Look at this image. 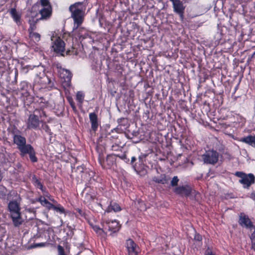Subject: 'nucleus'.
I'll return each instance as SVG.
<instances>
[{
	"label": "nucleus",
	"instance_id": "obj_14",
	"mask_svg": "<svg viewBox=\"0 0 255 255\" xmlns=\"http://www.w3.org/2000/svg\"><path fill=\"white\" fill-rule=\"evenodd\" d=\"M172 2L174 11L182 17L184 7L179 0H170Z\"/></svg>",
	"mask_w": 255,
	"mask_h": 255
},
{
	"label": "nucleus",
	"instance_id": "obj_37",
	"mask_svg": "<svg viewBox=\"0 0 255 255\" xmlns=\"http://www.w3.org/2000/svg\"><path fill=\"white\" fill-rule=\"evenodd\" d=\"M71 105L72 106V107L74 108V106L73 105V104L72 103H71Z\"/></svg>",
	"mask_w": 255,
	"mask_h": 255
},
{
	"label": "nucleus",
	"instance_id": "obj_15",
	"mask_svg": "<svg viewBox=\"0 0 255 255\" xmlns=\"http://www.w3.org/2000/svg\"><path fill=\"white\" fill-rule=\"evenodd\" d=\"M89 118L91 123V127L93 130H96L98 126L97 116L94 113L89 114Z\"/></svg>",
	"mask_w": 255,
	"mask_h": 255
},
{
	"label": "nucleus",
	"instance_id": "obj_1",
	"mask_svg": "<svg viewBox=\"0 0 255 255\" xmlns=\"http://www.w3.org/2000/svg\"><path fill=\"white\" fill-rule=\"evenodd\" d=\"M69 10L74 22V32H78L79 36H81V33L85 31L84 28L80 27L84 20L85 7L82 2H76L70 6Z\"/></svg>",
	"mask_w": 255,
	"mask_h": 255
},
{
	"label": "nucleus",
	"instance_id": "obj_5",
	"mask_svg": "<svg viewBox=\"0 0 255 255\" xmlns=\"http://www.w3.org/2000/svg\"><path fill=\"white\" fill-rule=\"evenodd\" d=\"M236 176L240 177L239 182L242 184L245 188L249 187L251 184L255 182V176L252 174H246L243 172H236Z\"/></svg>",
	"mask_w": 255,
	"mask_h": 255
},
{
	"label": "nucleus",
	"instance_id": "obj_20",
	"mask_svg": "<svg viewBox=\"0 0 255 255\" xmlns=\"http://www.w3.org/2000/svg\"><path fill=\"white\" fill-rule=\"evenodd\" d=\"M116 158L115 155H109L107 156L105 163L108 166V167H110L115 163Z\"/></svg>",
	"mask_w": 255,
	"mask_h": 255
},
{
	"label": "nucleus",
	"instance_id": "obj_12",
	"mask_svg": "<svg viewBox=\"0 0 255 255\" xmlns=\"http://www.w3.org/2000/svg\"><path fill=\"white\" fill-rule=\"evenodd\" d=\"M39 120L37 117L35 115H30L27 122V127L28 128L35 129L39 127Z\"/></svg>",
	"mask_w": 255,
	"mask_h": 255
},
{
	"label": "nucleus",
	"instance_id": "obj_22",
	"mask_svg": "<svg viewBox=\"0 0 255 255\" xmlns=\"http://www.w3.org/2000/svg\"><path fill=\"white\" fill-rule=\"evenodd\" d=\"M29 38L34 43L38 42L40 39V35L34 31H30L29 33Z\"/></svg>",
	"mask_w": 255,
	"mask_h": 255
},
{
	"label": "nucleus",
	"instance_id": "obj_7",
	"mask_svg": "<svg viewBox=\"0 0 255 255\" xmlns=\"http://www.w3.org/2000/svg\"><path fill=\"white\" fill-rule=\"evenodd\" d=\"M202 158L205 163L214 164L218 160L219 153L214 150H208L202 155Z\"/></svg>",
	"mask_w": 255,
	"mask_h": 255
},
{
	"label": "nucleus",
	"instance_id": "obj_18",
	"mask_svg": "<svg viewBox=\"0 0 255 255\" xmlns=\"http://www.w3.org/2000/svg\"><path fill=\"white\" fill-rule=\"evenodd\" d=\"M121 210V208L119 205L116 203H111L106 210V212H110L112 211L114 212H118Z\"/></svg>",
	"mask_w": 255,
	"mask_h": 255
},
{
	"label": "nucleus",
	"instance_id": "obj_27",
	"mask_svg": "<svg viewBox=\"0 0 255 255\" xmlns=\"http://www.w3.org/2000/svg\"><path fill=\"white\" fill-rule=\"evenodd\" d=\"M93 229L96 233L101 235H102L103 234H104L105 232L106 231V230H105L103 228L101 229L97 226H93Z\"/></svg>",
	"mask_w": 255,
	"mask_h": 255
},
{
	"label": "nucleus",
	"instance_id": "obj_26",
	"mask_svg": "<svg viewBox=\"0 0 255 255\" xmlns=\"http://www.w3.org/2000/svg\"><path fill=\"white\" fill-rule=\"evenodd\" d=\"M84 95L81 92H78L76 94V100L81 104L84 100Z\"/></svg>",
	"mask_w": 255,
	"mask_h": 255
},
{
	"label": "nucleus",
	"instance_id": "obj_6",
	"mask_svg": "<svg viewBox=\"0 0 255 255\" xmlns=\"http://www.w3.org/2000/svg\"><path fill=\"white\" fill-rule=\"evenodd\" d=\"M53 41L52 48L54 52L63 55L65 49V44L59 37L52 36L51 38Z\"/></svg>",
	"mask_w": 255,
	"mask_h": 255
},
{
	"label": "nucleus",
	"instance_id": "obj_38",
	"mask_svg": "<svg viewBox=\"0 0 255 255\" xmlns=\"http://www.w3.org/2000/svg\"><path fill=\"white\" fill-rule=\"evenodd\" d=\"M41 112H42V114L44 116L45 115L44 112L43 111H42Z\"/></svg>",
	"mask_w": 255,
	"mask_h": 255
},
{
	"label": "nucleus",
	"instance_id": "obj_23",
	"mask_svg": "<svg viewBox=\"0 0 255 255\" xmlns=\"http://www.w3.org/2000/svg\"><path fill=\"white\" fill-rule=\"evenodd\" d=\"M51 209H53V210L60 213H64L65 212V210L64 208L62 206H61L60 204H57V205H54L52 204V207H51Z\"/></svg>",
	"mask_w": 255,
	"mask_h": 255
},
{
	"label": "nucleus",
	"instance_id": "obj_25",
	"mask_svg": "<svg viewBox=\"0 0 255 255\" xmlns=\"http://www.w3.org/2000/svg\"><path fill=\"white\" fill-rule=\"evenodd\" d=\"M32 181H33V184L34 185V186L35 187H36L38 188H39L42 191L43 190V186L41 184L40 181L38 179L34 177V178H33Z\"/></svg>",
	"mask_w": 255,
	"mask_h": 255
},
{
	"label": "nucleus",
	"instance_id": "obj_11",
	"mask_svg": "<svg viewBox=\"0 0 255 255\" xmlns=\"http://www.w3.org/2000/svg\"><path fill=\"white\" fill-rule=\"evenodd\" d=\"M126 248L128 255H137L138 253V247L134 242L131 239H128L126 242Z\"/></svg>",
	"mask_w": 255,
	"mask_h": 255
},
{
	"label": "nucleus",
	"instance_id": "obj_31",
	"mask_svg": "<svg viewBox=\"0 0 255 255\" xmlns=\"http://www.w3.org/2000/svg\"><path fill=\"white\" fill-rule=\"evenodd\" d=\"M46 243H41L38 244H35L32 246V248L43 247L45 246Z\"/></svg>",
	"mask_w": 255,
	"mask_h": 255
},
{
	"label": "nucleus",
	"instance_id": "obj_24",
	"mask_svg": "<svg viewBox=\"0 0 255 255\" xmlns=\"http://www.w3.org/2000/svg\"><path fill=\"white\" fill-rule=\"evenodd\" d=\"M38 19H36L35 20L34 19H33L32 20L29 19V23H30V28L28 29L29 32L31 31H34V30L35 29L36 26L35 23L37 21V20Z\"/></svg>",
	"mask_w": 255,
	"mask_h": 255
},
{
	"label": "nucleus",
	"instance_id": "obj_21",
	"mask_svg": "<svg viewBox=\"0 0 255 255\" xmlns=\"http://www.w3.org/2000/svg\"><path fill=\"white\" fill-rule=\"evenodd\" d=\"M39 202L41 203V204L47 208L48 209H51V207H52V204L50 203L44 197H40L38 199Z\"/></svg>",
	"mask_w": 255,
	"mask_h": 255
},
{
	"label": "nucleus",
	"instance_id": "obj_17",
	"mask_svg": "<svg viewBox=\"0 0 255 255\" xmlns=\"http://www.w3.org/2000/svg\"><path fill=\"white\" fill-rule=\"evenodd\" d=\"M9 13L13 20L17 23H19L20 22V14L15 8H11L9 11Z\"/></svg>",
	"mask_w": 255,
	"mask_h": 255
},
{
	"label": "nucleus",
	"instance_id": "obj_9",
	"mask_svg": "<svg viewBox=\"0 0 255 255\" xmlns=\"http://www.w3.org/2000/svg\"><path fill=\"white\" fill-rule=\"evenodd\" d=\"M174 192L177 194L186 196H188L192 194L195 195L196 194V192L192 190L188 185L177 187L174 188Z\"/></svg>",
	"mask_w": 255,
	"mask_h": 255
},
{
	"label": "nucleus",
	"instance_id": "obj_30",
	"mask_svg": "<svg viewBox=\"0 0 255 255\" xmlns=\"http://www.w3.org/2000/svg\"><path fill=\"white\" fill-rule=\"evenodd\" d=\"M179 179L177 176H174L171 181V185L174 186L177 185Z\"/></svg>",
	"mask_w": 255,
	"mask_h": 255
},
{
	"label": "nucleus",
	"instance_id": "obj_29",
	"mask_svg": "<svg viewBox=\"0 0 255 255\" xmlns=\"http://www.w3.org/2000/svg\"><path fill=\"white\" fill-rule=\"evenodd\" d=\"M58 255H66L64 248L60 245L57 246Z\"/></svg>",
	"mask_w": 255,
	"mask_h": 255
},
{
	"label": "nucleus",
	"instance_id": "obj_19",
	"mask_svg": "<svg viewBox=\"0 0 255 255\" xmlns=\"http://www.w3.org/2000/svg\"><path fill=\"white\" fill-rule=\"evenodd\" d=\"M153 181L162 184H164L168 182V179L165 175H161L159 176L154 177Z\"/></svg>",
	"mask_w": 255,
	"mask_h": 255
},
{
	"label": "nucleus",
	"instance_id": "obj_16",
	"mask_svg": "<svg viewBox=\"0 0 255 255\" xmlns=\"http://www.w3.org/2000/svg\"><path fill=\"white\" fill-rule=\"evenodd\" d=\"M240 141L245 142L251 145H255V136L253 135H249L243 137L240 140Z\"/></svg>",
	"mask_w": 255,
	"mask_h": 255
},
{
	"label": "nucleus",
	"instance_id": "obj_3",
	"mask_svg": "<svg viewBox=\"0 0 255 255\" xmlns=\"http://www.w3.org/2000/svg\"><path fill=\"white\" fill-rule=\"evenodd\" d=\"M13 142L17 145V148L19 150L20 155L22 156H24L26 154H28L30 159L32 162H35L37 161L34 148L30 144H26L25 137L20 135H14Z\"/></svg>",
	"mask_w": 255,
	"mask_h": 255
},
{
	"label": "nucleus",
	"instance_id": "obj_35",
	"mask_svg": "<svg viewBox=\"0 0 255 255\" xmlns=\"http://www.w3.org/2000/svg\"><path fill=\"white\" fill-rule=\"evenodd\" d=\"M206 255H214V254H213L212 253H209L208 252Z\"/></svg>",
	"mask_w": 255,
	"mask_h": 255
},
{
	"label": "nucleus",
	"instance_id": "obj_2",
	"mask_svg": "<svg viewBox=\"0 0 255 255\" xmlns=\"http://www.w3.org/2000/svg\"><path fill=\"white\" fill-rule=\"evenodd\" d=\"M37 12L41 15L39 19L49 18L52 14V7L49 1L48 0H39L32 6L28 16L34 18L37 15Z\"/></svg>",
	"mask_w": 255,
	"mask_h": 255
},
{
	"label": "nucleus",
	"instance_id": "obj_8",
	"mask_svg": "<svg viewBox=\"0 0 255 255\" xmlns=\"http://www.w3.org/2000/svg\"><path fill=\"white\" fill-rule=\"evenodd\" d=\"M58 74L64 86L68 87L70 85L72 74L69 70L60 68Z\"/></svg>",
	"mask_w": 255,
	"mask_h": 255
},
{
	"label": "nucleus",
	"instance_id": "obj_39",
	"mask_svg": "<svg viewBox=\"0 0 255 255\" xmlns=\"http://www.w3.org/2000/svg\"><path fill=\"white\" fill-rule=\"evenodd\" d=\"M25 69H26V68H25V67H24V68H23V71H24V70H25Z\"/></svg>",
	"mask_w": 255,
	"mask_h": 255
},
{
	"label": "nucleus",
	"instance_id": "obj_34",
	"mask_svg": "<svg viewBox=\"0 0 255 255\" xmlns=\"http://www.w3.org/2000/svg\"><path fill=\"white\" fill-rule=\"evenodd\" d=\"M49 199L51 201H52L53 203H56V202L53 199H51V198L49 197Z\"/></svg>",
	"mask_w": 255,
	"mask_h": 255
},
{
	"label": "nucleus",
	"instance_id": "obj_10",
	"mask_svg": "<svg viewBox=\"0 0 255 255\" xmlns=\"http://www.w3.org/2000/svg\"><path fill=\"white\" fill-rule=\"evenodd\" d=\"M103 229L112 233H115L120 229L119 223L116 220L106 221L103 223Z\"/></svg>",
	"mask_w": 255,
	"mask_h": 255
},
{
	"label": "nucleus",
	"instance_id": "obj_28",
	"mask_svg": "<svg viewBox=\"0 0 255 255\" xmlns=\"http://www.w3.org/2000/svg\"><path fill=\"white\" fill-rule=\"evenodd\" d=\"M250 238L252 241V248L255 251V232L251 234Z\"/></svg>",
	"mask_w": 255,
	"mask_h": 255
},
{
	"label": "nucleus",
	"instance_id": "obj_4",
	"mask_svg": "<svg viewBox=\"0 0 255 255\" xmlns=\"http://www.w3.org/2000/svg\"><path fill=\"white\" fill-rule=\"evenodd\" d=\"M8 208L13 225L15 227L19 226L22 222L19 203L16 201H10L8 205Z\"/></svg>",
	"mask_w": 255,
	"mask_h": 255
},
{
	"label": "nucleus",
	"instance_id": "obj_33",
	"mask_svg": "<svg viewBox=\"0 0 255 255\" xmlns=\"http://www.w3.org/2000/svg\"><path fill=\"white\" fill-rule=\"evenodd\" d=\"M251 198L255 200V193H252L251 195Z\"/></svg>",
	"mask_w": 255,
	"mask_h": 255
},
{
	"label": "nucleus",
	"instance_id": "obj_36",
	"mask_svg": "<svg viewBox=\"0 0 255 255\" xmlns=\"http://www.w3.org/2000/svg\"><path fill=\"white\" fill-rule=\"evenodd\" d=\"M135 158L134 157H132V159H131V161H134V160H135Z\"/></svg>",
	"mask_w": 255,
	"mask_h": 255
},
{
	"label": "nucleus",
	"instance_id": "obj_13",
	"mask_svg": "<svg viewBox=\"0 0 255 255\" xmlns=\"http://www.w3.org/2000/svg\"><path fill=\"white\" fill-rule=\"evenodd\" d=\"M239 223L241 226H244L247 228H251L253 227V223L249 217L244 214H241L239 219Z\"/></svg>",
	"mask_w": 255,
	"mask_h": 255
},
{
	"label": "nucleus",
	"instance_id": "obj_32",
	"mask_svg": "<svg viewBox=\"0 0 255 255\" xmlns=\"http://www.w3.org/2000/svg\"><path fill=\"white\" fill-rule=\"evenodd\" d=\"M194 239H195V240H196L197 241H201V240H202V237L199 234H195V235L194 236Z\"/></svg>",
	"mask_w": 255,
	"mask_h": 255
}]
</instances>
